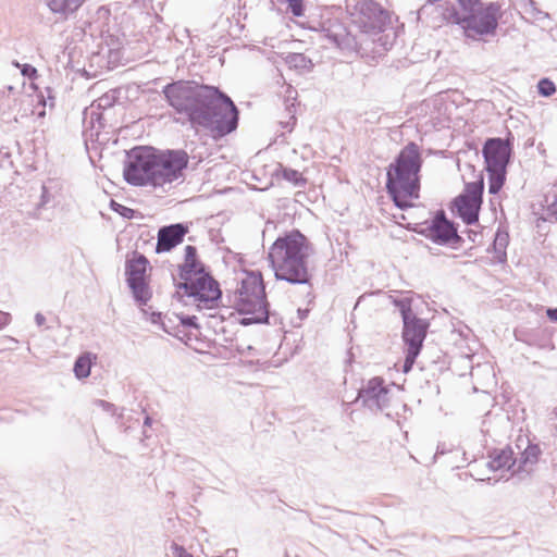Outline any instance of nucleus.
<instances>
[{
    "label": "nucleus",
    "instance_id": "nucleus-27",
    "mask_svg": "<svg viewBox=\"0 0 557 557\" xmlns=\"http://www.w3.org/2000/svg\"><path fill=\"white\" fill-rule=\"evenodd\" d=\"M284 177L287 178L288 181L294 182L295 184H298L299 182H305L301 173H299L296 170H284Z\"/></svg>",
    "mask_w": 557,
    "mask_h": 557
},
{
    "label": "nucleus",
    "instance_id": "nucleus-22",
    "mask_svg": "<svg viewBox=\"0 0 557 557\" xmlns=\"http://www.w3.org/2000/svg\"><path fill=\"white\" fill-rule=\"evenodd\" d=\"M488 172V191L497 194L506 181V169H486Z\"/></svg>",
    "mask_w": 557,
    "mask_h": 557
},
{
    "label": "nucleus",
    "instance_id": "nucleus-30",
    "mask_svg": "<svg viewBox=\"0 0 557 557\" xmlns=\"http://www.w3.org/2000/svg\"><path fill=\"white\" fill-rule=\"evenodd\" d=\"M172 549L176 557H193L190 553H188L183 546H180L177 544H173Z\"/></svg>",
    "mask_w": 557,
    "mask_h": 557
},
{
    "label": "nucleus",
    "instance_id": "nucleus-29",
    "mask_svg": "<svg viewBox=\"0 0 557 557\" xmlns=\"http://www.w3.org/2000/svg\"><path fill=\"white\" fill-rule=\"evenodd\" d=\"M508 244V236L505 233H497L494 239V247H500L502 249H505V247Z\"/></svg>",
    "mask_w": 557,
    "mask_h": 557
},
{
    "label": "nucleus",
    "instance_id": "nucleus-10",
    "mask_svg": "<svg viewBox=\"0 0 557 557\" xmlns=\"http://www.w3.org/2000/svg\"><path fill=\"white\" fill-rule=\"evenodd\" d=\"M352 23L361 33L376 35L388 25L389 14L379 3L363 0L357 4L352 13Z\"/></svg>",
    "mask_w": 557,
    "mask_h": 557
},
{
    "label": "nucleus",
    "instance_id": "nucleus-23",
    "mask_svg": "<svg viewBox=\"0 0 557 557\" xmlns=\"http://www.w3.org/2000/svg\"><path fill=\"white\" fill-rule=\"evenodd\" d=\"M539 92L545 97L552 96L556 91L554 83L547 78H543L539 82Z\"/></svg>",
    "mask_w": 557,
    "mask_h": 557
},
{
    "label": "nucleus",
    "instance_id": "nucleus-33",
    "mask_svg": "<svg viewBox=\"0 0 557 557\" xmlns=\"http://www.w3.org/2000/svg\"><path fill=\"white\" fill-rule=\"evenodd\" d=\"M117 206H119V208H122L123 210L131 211L129 209L123 207L122 205H117Z\"/></svg>",
    "mask_w": 557,
    "mask_h": 557
},
{
    "label": "nucleus",
    "instance_id": "nucleus-9",
    "mask_svg": "<svg viewBox=\"0 0 557 557\" xmlns=\"http://www.w3.org/2000/svg\"><path fill=\"white\" fill-rule=\"evenodd\" d=\"M401 315L404 321L403 339L406 345V358L403 371L408 373L421 351L429 324L414 317L410 308H403Z\"/></svg>",
    "mask_w": 557,
    "mask_h": 557
},
{
    "label": "nucleus",
    "instance_id": "nucleus-11",
    "mask_svg": "<svg viewBox=\"0 0 557 557\" xmlns=\"http://www.w3.org/2000/svg\"><path fill=\"white\" fill-rule=\"evenodd\" d=\"M483 176L480 175L474 182L467 183L463 191L455 198L454 208L465 223L478 222L483 201Z\"/></svg>",
    "mask_w": 557,
    "mask_h": 557
},
{
    "label": "nucleus",
    "instance_id": "nucleus-26",
    "mask_svg": "<svg viewBox=\"0 0 557 557\" xmlns=\"http://www.w3.org/2000/svg\"><path fill=\"white\" fill-rule=\"evenodd\" d=\"M15 66L21 67L22 74L30 79H36L38 77L37 70L34 66H32L30 64L21 65L20 63L16 62Z\"/></svg>",
    "mask_w": 557,
    "mask_h": 557
},
{
    "label": "nucleus",
    "instance_id": "nucleus-16",
    "mask_svg": "<svg viewBox=\"0 0 557 557\" xmlns=\"http://www.w3.org/2000/svg\"><path fill=\"white\" fill-rule=\"evenodd\" d=\"M181 270L184 280L186 276L198 275L200 272H206L202 262L198 258L196 247L187 245L184 248V262Z\"/></svg>",
    "mask_w": 557,
    "mask_h": 557
},
{
    "label": "nucleus",
    "instance_id": "nucleus-12",
    "mask_svg": "<svg viewBox=\"0 0 557 557\" xmlns=\"http://www.w3.org/2000/svg\"><path fill=\"white\" fill-rule=\"evenodd\" d=\"M485 169H506L511 154V147L508 140L502 138H490L483 146Z\"/></svg>",
    "mask_w": 557,
    "mask_h": 557
},
{
    "label": "nucleus",
    "instance_id": "nucleus-15",
    "mask_svg": "<svg viewBox=\"0 0 557 557\" xmlns=\"http://www.w3.org/2000/svg\"><path fill=\"white\" fill-rule=\"evenodd\" d=\"M521 444H525V447L520 453L518 468L525 472L533 471L542 455L541 447L539 444L531 443L527 436H518L517 446L520 448Z\"/></svg>",
    "mask_w": 557,
    "mask_h": 557
},
{
    "label": "nucleus",
    "instance_id": "nucleus-5",
    "mask_svg": "<svg viewBox=\"0 0 557 557\" xmlns=\"http://www.w3.org/2000/svg\"><path fill=\"white\" fill-rule=\"evenodd\" d=\"M233 306L243 318L242 324L260 323L268 320V304L261 273L244 272L239 286L233 295Z\"/></svg>",
    "mask_w": 557,
    "mask_h": 557
},
{
    "label": "nucleus",
    "instance_id": "nucleus-8",
    "mask_svg": "<svg viewBox=\"0 0 557 557\" xmlns=\"http://www.w3.org/2000/svg\"><path fill=\"white\" fill-rule=\"evenodd\" d=\"M148 259L138 251H132L126 257L125 274L127 284L140 305H146L151 298V289L149 287L150 270Z\"/></svg>",
    "mask_w": 557,
    "mask_h": 557
},
{
    "label": "nucleus",
    "instance_id": "nucleus-25",
    "mask_svg": "<svg viewBox=\"0 0 557 557\" xmlns=\"http://www.w3.org/2000/svg\"><path fill=\"white\" fill-rule=\"evenodd\" d=\"M288 8L294 16H302L305 13L304 0H287Z\"/></svg>",
    "mask_w": 557,
    "mask_h": 557
},
{
    "label": "nucleus",
    "instance_id": "nucleus-24",
    "mask_svg": "<svg viewBox=\"0 0 557 557\" xmlns=\"http://www.w3.org/2000/svg\"><path fill=\"white\" fill-rule=\"evenodd\" d=\"M459 9L465 13L474 12L483 2L481 0H456Z\"/></svg>",
    "mask_w": 557,
    "mask_h": 557
},
{
    "label": "nucleus",
    "instance_id": "nucleus-14",
    "mask_svg": "<svg viewBox=\"0 0 557 557\" xmlns=\"http://www.w3.org/2000/svg\"><path fill=\"white\" fill-rule=\"evenodd\" d=\"M187 227L182 224H173L159 230L157 252L170 251L183 242Z\"/></svg>",
    "mask_w": 557,
    "mask_h": 557
},
{
    "label": "nucleus",
    "instance_id": "nucleus-18",
    "mask_svg": "<svg viewBox=\"0 0 557 557\" xmlns=\"http://www.w3.org/2000/svg\"><path fill=\"white\" fill-rule=\"evenodd\" d=\"M387 388L384 380L381 377L371 379L363 388V395L367 399H373L381 407L386 403Z\"/></svg>",
    "mask_w": 557,
    "mask_h": 557
},
{
    "label": "nucleus",
    "instance_id": "nucleus-21",
    "mask_svg": "<svg viewBox=\"0 0 557 557\" xmlns=\"http://www.w3.org/2000/svg\"><path fill=\"white\" fill-rule=\"evenodd\" d=\"M285 63L289 69L296 71H309L312 67L311 60L302 53H288L284 58Z\"/></svg>",
    "mask_w": 557,
    "mask_h": 557
},
{
    "label": "nucleus",
    "instance_id": "nucleus-1",
    "mask_svg": "<svg viewBox=\"0 0 557 557\" xmlns=\"http://www.w3.org/2000/svg\"><path fill=\"white\" fill-rule=\"evenodd\" d=\"M163 94L177 112H186L193 123L213 126L227 134L237 126L234 102L216 87L178 81L164 87Z\"/></svg>",
    "mask_w": 557,
    "mask_h": 557
},
{
    "label": "nucleus",
    "instance_id": "nucleus-7",
    "mask_svg": "<svg viewBox=\"0 0 557 557\" xmlns=\"http://www.w3.org/2000/svg\"><path fill=\"white\" fill-rule=\"evenodd\" d=\"M181 288L199 309L214 308L222 295L220 284L208 272L186 276L184 283L181 284Z\"/></svg>",
    "mask_w": 557,
    "mask_h": 557
},
{
    "label": "nucleus",
    "instance_id": "nucleus-13",
    "mask_svg": "<svg viewBox=\"0 0 557 557\" xmlns=\"http://www.w3.org/2000/svg\"><path fill=\"white\" fill-rule=\"evenodd\" d=\"M426 236L435 243L447 244L459 239L457 232L444 215L443 212L437 213L424 230Z\"/></svg>",
    "mask_w": 557,
    "mask_h": 557
},
{
    "label": "nucleus",
    "instance_id": "nucleus-20",
    "mask_svg": "<svg viewBox=\"0 0 557 557\" xmlns=\"http://www.w3.org/2000/svg\"><path fill=\"white\" fill-rule=\"evenodd\" d=\"M97 360V356L91 352L81 355L74 364V373L77 379H86L90 375L91 366Z\"/></svg>",
    "mask_w": 557,
    "mask_h": 557
},
{
    "label": "nucleus",
    "instance_id": "nucleus-2",
    "mask_svg": "<svg viewBox=\"0 0 557 557\" xmlns=\"http://www.w3.org/2000/svg\"><path fill=\"white\" fill-rule=\"evenodd\" d=\"M189 156L184 150H157L136 147L123 170L125 181L134 186L163 188L184 177Z\"/></svg>",
    "mask_w": 557,
    "mask_h": 557
},
{
    "label": "nucleus",
    "instance_id": "nucleus-6",
    "mask_svg": "<svg viewBox=\"0 0 557 557\" xmlns=\"http://www.w3.org/2000/svg\"><path fill=\"white\" fill-rule=\"evenodd\" d=\"M448 22L462 26L463 34L472 40H481L485 36L496 33L499 18V5L497 3H482L474 12L460 14L451 9L446 16Z\"/></svg>",
    "mask_w": 557,
    "mask_h": 557
},
{
    "label": "nucleus",
    "instance_id": "nucleus-3",
    "mask_svg": "<svg viewBox=\"0 0 557 557\" xmlns=\"http://www.w3.org/2000/svg\"><path fill=\"white\" fill-rule=\"evenodd\" d=\"M422 156L417 144L406 145L387 169L386 189L395 205L409 208L420 197Z\"/></svg>",
    "mask_w": 557,
    "mask_h": 557
},
{
    "label": "nucleus",
    "instance_id": "nucleus-32",
    "mask_svg": "<svg viewBox=\"0 0 557 557\" xmlns=\"http://www.w3.org/2000/svg\"><path fill=\"white\" fill-rule=\"evenodd\" d=\"M546 313L552 321L557 322V309H548Z\"/></svg>",
    "mask_w": 557,
    "mask_h": 557
},
{
    "label": "nucleus",
    "instance_id": "nucleus-31",
    "mask_svg": "<svg viewBox=\"0 0 557 557\" xmlns=\"http://www.w3.org/2000/svg\"><path fill=\"white\" fill-rule=\"evenodd\" d=\"M548 210L550 215H553L557 220V199L553 203H550Z\"/></svg>",
    "mask_w": 557,
    "mask_h": 557
},
{
    "label": "nucleus",
    "instance_id": "nucleus-28",
    "mask_svg": "<svg viewBox=\"0 0 557 557\" xmlns=\"http://www.w3.org/2000/svg\"><path fill=\"white\" fill-rule=\"evenodd\" d=\"M86 0H64L63 5L61 8L62 11H75L77 10Z\"/></svg>",
    "mask_w": 557,
    "mask_h": 557
},
{
    "label": "nucleus",
    "instance_id": "nucleus-4",
    "mask_svg": "<svg viewBox=\"0 0 557 557\" xmlns=\"http://www.w3.org/2000/svg\"><path fill=\"white\" fill-rule=\"evenodd\" d=\"M309 244L298 231L278 237L270 247L269 259L278 280L290 283H307L309 272L306 259Z\"/></svg>",
    "mask_w": 557,
    "mask_h": 557
},
{
    "label": "nucleus",
    "instance_id": "nucleus-19",
    "mask_svg": "<svg viewBox=\"0 0 557 557\" xmlns=\"http://www.w3.org/2000/svg\"><path fill=\"white\" fill-rule=\"evenodd\" d=\"M516 462L513 451L511 448L506 447L503 449L494 450L491 455L490 468L493 470H509Z\"/></svg>",
    "mask_w": 557,
    "mask_h": 557
},
{
    "label": "nucleus",
    "instance_id": "nucleus-17",
    "mask_svg": "<svg viewBox=\"0 0 557 557\" xmlns=\"http://www.w3.org/2000/svg\"><path fill=\"white\" fill-rule=\"evenodd\" d=\"M180 323L175 326L174 335L178 337L186 345H191L193 339H197L199 327L193 318H180Z\"/></svg>",
    "mask_w": 557,
    "mask_h": 557
}]
</instances>
